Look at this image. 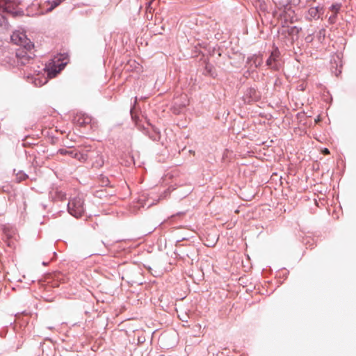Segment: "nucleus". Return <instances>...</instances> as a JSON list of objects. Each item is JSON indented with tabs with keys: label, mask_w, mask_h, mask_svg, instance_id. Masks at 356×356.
Segmentation results:
<instances>
[{
	"label": "nucleus",
	"mask_w": 356,
	"mask_h": 356,
	"mask_svg": "<svg viewBox=\"0 0 356 356\" xmlns=\"http://www.w3.org/2000/svg\"><path fill=\"white\" fill-rule=\"evenodd\" d=\"M65 0H48L47 3L49 5V7L47 9V12H50L53 10L55 8L58 6L62 2Z\"/></svg>",
	"instance_id": "obj_9"
},
{
	"label": "nucleus",
	"mask_w": 356,
	"mask_h": 356,
	"mask_svg": "<svg viewBox=\"0 0 356 356\" xmlns=\"http://www.w3.org/2000/svg\"><path fill=\"white\" fill-rule=\"evenodd\" d=\"M20 4L19 0H5V4L3 5L2 9L4 12L10 13L13 17L22 16L24 11L18 6Z\"/></svg>",
	"instance_id": "obj_4"
},
{
	"label": "nucleus",
	"mask_w": 356,
	"mask_h": 356,
	"mask_svg": "<svg viewBox=\"0 0 356 356\" xmlns=\"http://www.w3.org/2000/svg\"><path fill=\"white\" fill-rule=\"evenodd\" d=\"M341 5L340 3L332 4L330 7V10L334 13V14L337 15L338 12L341 8Z\"/></svg>",
	"instance_id": "obj_10"
},
{
	"label": "nucleus",
	"mask_w": 356,
	"mask_h": 356,
	"mask_svg": "<svg viewBox=\"0 0 356 356\" xmlns=\"http://www.w3.org/2000/svg\"><path fill=\"white\" fill-rule=\"evenodd\" d=\"M4 4H5V0H0V8H2V6Z\"/></svg>",
	"instance_id": "obj_17"
},
{
	"label": "nucleus",
	"mask_w": 356,
	"mask_h": 356,
	"mask_svg": "<svg viewBox=\"0 0 356 356\" xmlns=\"http://www.w3.org/2000/svg\"><path fill=\"white\" fill-rule=\"evenodd\" d=\"M185 106H186V104H181V107H182V108H183V107H184Z\"/></svg>",
	"instance_id": "obj_20"
},
{
	"label": "nucleus",
	"mask_w": 356,
	"mask_h": 356,
	"mask_svg": "<svg viewBox=\"0 0 356 356\" xmlns=\"http://www.w3.org/2000/svg\"><path fill=\"white\" fill-rule=\"evenodd\" d=\"M69 213L75 218L81 217L84 213L83 200L80 197L72 198L67 204Z\"/></svg>",
	"instance_id": "obj_3"
},
{
	"label": "nucleus",
	"mask_w": 356,
	"mask_h": 356,
	"mask_svg": "<svg viewBox=\"0 0 356 356\" xmlns=\"http://www.w3.org/2000/svg\"><path fill=\"white\" fill-rule=\"evenodd\" d=\"M59 152L62 154H65L68 153V152L67 150H65V149H60Z\"/></svg>",
	"instance_id": "obj_16"
},
{
	"label": "nucleus",
	"mask_w": 356,
	"mask_h": 356,
	"mask_svg": "<svg viewBox=\"0 0 356 356\" xmlns=\"http://www.w3.org/2000/svg\"><path fill=\"white\" fill-rule=\"evenodd\" d=\"M17 179L19 181H21L22 180H24L26 177H27V175L23 172H19L17 174Z\"/></svg>",
	"instance_id": "obj_12"
},
{
	"label": "nucleus",
	"mask_w": 356,
	"mask_h": 356,
	"mask_svg": "<svg viewBox=\"0 0 356 356\" xmlns=\"http://www.w3.org/2000/svg\"><path fill=\"white\" fill-rule=\"evenodd\" d=\"M181 107L177 108L176 107V106H174L173 108H172L173 113H175V114H179L181 112Z\"/></svg>",
	"instance_id": "obj_14"
},
{
	"label": "nucleus",
	"mask_w": 356,
	"mask_h": 356,
	"mask_svg": "<svg viewBox=\"0 0 356 356\" xmlns=\"http://www.w3.org/2000/svg\"><path fill=\"white\" fill-rule=\"evenodd\" d=\"M10 38L15 44L20 46L16 51L15 60L12 65L19 66L30 64L35 56L33 51L34 44L27 38L24 31H17L13 32Z\"/></svg>",
	"instance_id": "obj_1"
},
{
	"label": "nucleus",
	"mask_w": 356,
	"mask_h": 356,
	"mask_svg": "<svg viewBox=\"0 0 356 356\" xmlns=\"http://www.w3.org/2000/svg\"><path fill=\"white\" fill-rule=\"evenodd\" d=\"M323 8L321 6L312 7L309 9L307 13V18L309 20H312L313 19H318L321 17V14L323 13Z\"/></svg>",
	"instance_id": "obj_8"
},
{
	"label": "nucleus",
	"mask_w": 356,
	"mask_h": 356,
	"mask_svg": "<svg viewBox=\"0 0 356 356\" xmlns=\"http://www.w3.org/2000/svg\"><path fill=\"white\" fill-rule=\"evenodd\" d=\"M74 122L80 127L91 123L92 118L86 113H77L74 118Z\"/></svg>",
	"instance_id": "obj_6"
},
{
	"label": "nucleus",
	"mask_w": 356,
	"mask_h": 356,
	"mask_svg": "<svg viewBox=\"0 0 356 356\" xmlns=\"http://www.w3.org/2000/svg\"><path fill=\"white\" fill-rule=\"evenodd\" d=\"M246 63L249 70L254 71L262 65L263 58L261 55L254 54L248 58Z\"/></svg>",
	"instance_id": "obj_5"
},
{
	"label": "nucleus",
	"mask_w": 356,
	"mask_h": 356,
	"mask_svg": "<svg viewBox=\"0 0 356 356\" xmlns=\"http://www.w3.org/2000/svg\"><path fill=\"white\" fill-rule=\"evenodd\" d=\"M323 153L324 154H328L330 153V152H329L328 149L325 148V149L323 150Z\"/></svg>",
	"instance_id": "obj_15"
},
{
	"label": "nucleus",
	"mask_w": 356,
	"mask_h": 356,
	"mask_svg": "<svg viewBox=\"0 0 356 356\" xmlns=\"http://www.w3.org/2000/svg\"><path fill=\"white\" fill-rule=\"evenodd\" d=\"M8 25L7 19L5 17L0 14V26L6 28Z\"/></svg>",
	"instance_id": "obj_11"
},
{
	"label": "nucleus",
	"mask_w": 356,
	"mask_h": 356,
	"mask_svg": "<svg viewBox=\"0 0 356 356\" xmlns=\"http://www.w3.org/2000/svg\"><path fill=\"white\" fill-rule=\"evenodd\" d=\"M134 64H137V65H138V67H136V68H138V67L139 68V67H140V65H139V64H138V63H136V61H134Z\"/></svg>",
	"instance_id": "obj_19"
},
{
	"label": "nucleus",
	"mask_w": 356,
	"mask_h": 356,
	"mask_svg": "<svg viewBox=\"0 0 356 356\" xmlns=\"http://www.w3.org/2000/svg\"><path fill=\"white\" fill-rule=\"evenodd\" d=\"M66 65V63L59 64L58 66H51V67H46L43 69L44 71V74H47V77L43 76H40L38 73L37 74H33L31 76H29L28 79L31 81V82L35 86H42L47 83L48 79H51L55 77L57 74H58Z\"/></svg>",
	"instance_id": "obj_2"
},
{
	"label": "nucleus",
	"mask_w": 356,
	"mask_h": 356,
	"mask_svg": "<svg viewBox=\"0 0 356 356\" xmlns=\"http://www.w3.org/2000/svg\"><path fill=\"white\" fill-rule=\"evenodd\" d=\"M279 57V51L277 49L272 51L271 55L266 60V65L273 70H278L277 58Z\"/></svg>",
	"instance_id": "obj_7"
},
{
	"label": "nucleus",
	"mask_w": 356,
	"mask_h": 356,
	"mask_svg": "<svg viewBox=\"0 0 356 356\" xmlns=\"http://www.w3.org/2000/svg\"><path fill=\"white\" fill-rule=\"evenodd\" d=\"M336 18L337 14H333L329 17L328 21L330 24H334L336 22Z\"/></svg>",
	"instance_id": "obj_13"
},
{
	"label": "nucleus",
	"mask_w": 356,
	"mask_h": 356,
	"mask_svg": "<svg viewBox=\"0 0 356 356\" xmlns=\"http://www.w3.org/2000/svg\"><path fill=\"white\" fill-rule=\"evenodd\" d=\"M4 232L8 238H11V234L9 232H8V231L6 229H5Z\"/></svg>",
	"instance_id": "obj_18"
}]
</instances>
